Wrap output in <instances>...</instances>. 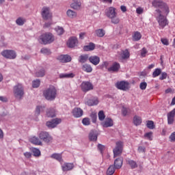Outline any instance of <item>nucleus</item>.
Here are the masks:
<instances>
[{
    "label": "nucleus",
    "instance_id": "obj_25",
    "mask_svg": "<svg viewBox=\"0 0 175 175\" xmlns=\"http://www.w3.org/2000/svg\"><path fill=\"white\" fill-rule=\"evenodd\" d=\"M81 69L86 73H91L93 70L92 66L89 64H85L82 65Z\"/></svg>",
    "mask_w": 175,
    "mask_h": 175
},
{
    "label": "nucleus",
    "instance_id": "obj_2",
    "mask_svg": "<svg viewBox=\"0 0 175 175\" xmlns=\"http://www.w3.org/2000/svg\"><path fill=\"white\" fill-rule=\"evenodd\" d=\"M43 95L46 100H54L57 98V88L51 85L44 90Z\"/></svg>",
    "mask_w": 175,
    "mask_h": 175
},
{
    "label": "nucleus",
    "instance_id": "obj_21",
    "mask_svg": "<svg viewBox=\"0 0 175 175\" xmlns=\"http://www.w3.org/2000/svg\"><path fill=\"white\" fill-rule=\"evenodd\" d=\"M126 165H128V166H129L130 168H131L133 170L137 169L138 165H137V163L135 160H133L131 159H127L126 160Z\"/></svg>",
    "mask_w": 175,
    "mask_h": 175
},
{
    "label": "nucleus",
    "instance_id": "obj_40",
    "mask_svg": "<svg viewBox=\"0 0 175 175\" xmlns=\"http://www.w3.org/2000/svg\"><path fill=\"white\" fill-rule=\"evenodd\" d=\"M120 55L122 59H128V58H129L130 56L129 51H128L127 49L122 51Z\"/></svg>",
    "mask_w": 175,
    "mask_h": 175
},
{
    "label": "nucleus",
    "instance_id": "obj_45",
    "mask_svg": "<svg viewBox=\"0 0 175 175\" xmlns=\"http://www.w3.org/2000/svg\"><path fill=\"white\" fill-rule=\"evenodd\" d=\"M109 18L112 24H118L120 23V18L117 17V16H113Z\"/></svg>",
    "mask_w": 175,
    "mask_h": 175
},
{
    "label": "nucleus",
    "instance_id": "obj_1",
    "mask_svg": "<svg viewBox=\"0 0 175 175\" xmlns=\"http://www.w3.org/2000/svg\"><path fill=\"white\" fill-rule=\"evenodd\" d=\"M152 5L154 8L157 9L156 12L157 14H158V10L161 12V14H169V7L166 3H163V1L161 0H154L152 2Z\"/></svg>",
    "mask_w": 175,
    "mask_h": 175
},
{
    "label": "nucleus",
    "instance_id": "obj_9",
    "mask_svg": "<svg viewBox=\"0 0 175 175\" xmlns=\"http://www.w3.org/2000/svg\"><path fill=\"white\" fill-rule=\"evenodd\" d=\"M81 89L83 92H88V91L94 90V85L90 81H83L81 84Z\"/></svg>",
    "mask_w": 175,
    "mask_h": 175
},
{
    "label": "nucleus",
    "instance_id": "obj_13",
    "mask_svg": "<svg viewBox=\"0 0 175 175\" xmlns=\"http://www.w3.org/2000/svg\"><path fill=\"white\" fill-rule=\"evenodd\" d=\"M72 114L75 118H80V117H83L84 111H83L80 107H75L72 109Z\"/></svg>",
    "mask_w": 175,
    "mask_h": 175
},
{
    "label": "nucleus",
    "instance_id": "obj_27",
    "mask_svg": "<svg viewBox=\"0 0 175 175\" xmlns=\"http://www.w3.org/2000/svg\"><path fill=\"white\" fill-rule=\"evenodd\" d=\"M98 103L99 100H98V98L90 99L86 102V105H88V106H96Z\"/></svg>",
    "mask_w": 175,
    "mask_h": 175
},
{
    "label": "nucleus",
    "instance_id": "obj_60",
    "mask_svg": "<svg viewBox=\"0 0 175 175\" xmlns=\"http://www.w3.org/2000/svg\"><path fill=\"white\" fill-rule=\"evenodd\" d=\"M137 151L138 152H146V148L143 146H139Z\"/></svg>",
    "mask_w": 175,
    "mask_h": 175
},
{
    "label": "nucleus",
    "instance_id": "obj_43",
    "mask_svg": "<svg viewBox=\"0 0 175 175\" xmlns=\"http://www.w3.org/2000/svg\"><path fill=\"white\" fill-rule=\"evenodd\" d=\"M161 73L162 70H161V68H156L152 73V77H158V76H159V75H161Z\"/></svg>",
    "mask_w": 175,
    "mask_h": 175
},
{
    "label": "nucleus",
    "instance_id": "obj_50",
    "mask_svg": "<svg viewBox=\"0 0 175 175\" xmlns=\"http://www.w3.org/2000/svg\"><path fill=\"white\" fill-rule=\"evenodd\" d=\"M144 137L148 139V140H152V132H149V133H145Z\"/></svg>",
    "mask_w": 175,
    "mask_h": 175
},
{
    "label": "nucleus",
    "instance_id": "obj_64",
    "mask_svg": "<svg viewBox=\"0 0 175 175\" xmlns=\"http://www.w3.org/2000/svg\"><path fill=\"white\" fill-rule=\"evenodd\" d=\"M0 100L1 102H8V98L5 96H0Z\"/></svg>",
    "mask_w": 175,
    "mask_h": 175
},
{
    "label": "nucleus",
    "instance_id": "obj_59",
    "mask_svg": "<svg viewBox=\"0 0 175 175\" xmlns=\"http://www.w3.org/2000/svg\"><path fill=\"white\" fill-rule=\"evenodd\" d=\"M161 42L163 44H165V46H169V41L166 38H161Z\"/></svg>",
    "mask_w": 175,
    "mask_h": 175
},
{
    "label": "nucleus",
    "instance_id": "obj_38",
    "mask_svg": "<svg viewBox=\"0 0 175 175\" xmlns=\"http://www.w3.org/2000/svg\"><path fill=\"white\" fill-rule=\"evenodd\" d=\"M44 109H46L45 106H37L36 109L35 115L39 116L40 113H42V111H44Z\"/></svg>",
    "mask_w": 175,
    "mask_h": 175
},
{
    "label": "nucleus",
    "instance_id": "obj_12",
    "mask_svg": "<svg viewBox=\"0 0 175 175\" xmlns=\"http://www.w3.org/2000/svg\"><path fill=\"white\" fill-rule=\"evenodd\" d=\"M62 121V120L60 118L52 119L51 120L46 122V126L51 129L55 128L57 125L61 124Z\"/></svg>",
    "mask_w": 175,
    "mask_h": 175
},
{
    "label": "nucleus",
    "instance_id": "obj_18",
    "mask_svg": "<svg viewBox=\"0 0 175 175\" xmlns=\"http://www.w3.org/2000/svg\"><path fill=\"white\" fill-rule=\"evenodd\" d=\"M57 59H59L60 62L65 64L66 62H70V61H72V57L68 55H61L57 57Z\"/></svg>",
    "mask_w": 175,
    "mask_h": 175
},
{
    "label": "nucleus",
    "instance_id": "obj_62",
    "mask_svg": "<svg viewBox=\"0 0 175 175\" xmlns=\"http://www.w3.org/2000/svg\"><path fill=\"white\" fill-rule=\"evenodd\" d=\"M170 142H175V132L172 133L170 136Z\"/></svg>",
    "mask_w": 175,
    "mask_h": 175
},
{
    "label": "nucleus",
    "instance_id": "obj_48",
    "mask_svg": "<svg viewBox=\"0 0 175 175\" xmlns=\"http://www.w3.org/2000/svg\"><path fill=\"white\" fill-rule=\"evenodd\" d=\"M146 126L149 129H154V128H155V126H154V122L151 121V120H148L146 123Z\"/></svg>",
    "mask_w": 175,
    "mask_h": 175
},
{
    "label": "nucleus",
    "instance_id": "obj_49",
    "mask_svg": "<svg viewBox=\"0 0 175 175\" xmlns=\"http://www.w3.org/2000/svg\"><path fill=\"white\" fill-rule=\"evenodd\" d=\"M40 51L42 54H46V55L51 54V52H50V50L47 48H42Z\"/></svg>",
    "mask_w": 175,
    "mask_h": 175
},
{
    "label": "nucleus",
    "instance_id": "obj_44",
    "mask_svg": "<svg viewBox=\"0 0 175 175\" xmlns=\"http://www.w3.org/2000/svg\"><path fill=\"white\" fill-rule=\"evenodd\" d=\"M33 154V157H40L41 153H40V150L36 148H33L31 150Z\"/></svg>",
    "mask_w": 175,
    "mask_h": 175
},
{
    "label": "nucleus",
    "instance_id": "obj_19",
    "mask_svg": "<svg viewBox=\"0 0 175 175\" xmlns=\"http://www.w3.org/2000/svg\"><path fill=\"white\" fill-rule=\"evenodd\" d=\"M70 8L75 10H80L81 9V1L80 0H75L70 4Z\"/></svg>",
    "mask_w": 175,
    "mask_h": 175
},
{
    "label": "nucleus",
    "instance_id": "obj_42",
    "mask_svg": "<svg viewBox=\"0 0 175 175\" xmlns=\"http://www.w3.org/2000/svg\"><path fill=\"white\" fill-rule=\"evenodd\" d=\"M133 122L134 125H136L137 126V125H140V124H142V118L139 116H135L133 118Z\"/></svg>",
    "mask_w": 175,
    "mask_h": 175
},
{
    "label": "nucleus",
    "instance_id": "obj_46",
    "mask_svg": "<svg viewBox=\"0 0 175 175\" xmlns=\"http://www.w3.org/2000/svg\"><path fill=\"white\" fill-rule=\"evenodd\" d=\"M40 85V80L36 79L33 81L32 82V87L33 88H38Z\"/></svg>",
    "mask_w": 175,
    "mask_h": 175
},
{
    "label": "nucleus",
    "instance_id": "obj_8",
    "mask_svg": "<svg viewBox=\"0 0 175 175\" xmlns=\"http://www.w3.org/2000/svg\"><path fill=\"white\" fill-rule=\"evenodd\" d=\"M1 55L8 59H15L17 57V53L13 50H5L1 52Z\"/></svg>",
    "mask_w": 175,
    "mask_h": 175
},
{
    "label": "nucleus",
    "instance_id": "obj_57",
    "mask_svg": "<svg viewBox=\"0 0 175 175\" xmlns=\"http://www.w3.org/2000/svg\"><path fill=\"white\" fill-rule=\"evenodd\" d=\"M90 117L92 120V122H96V113H91Z\"/></svg>",
    "mask_w": 175,
    "mask_h": 175
},
{
    "label": "nucleus",
    "instance_id": "obj_6",
    "mask_svg": "<svg viewBox=\"0 0 175 175\" xmlns=\"http://www.w3.org/2000/svg\"><path fill=\"white\" fill-rule=\"evenodd\" d=\"M39 139L44 143H51L53 137L46 131H40L38 133Z\"/></svg>",
    "mask_w": 175,
    "mask_h": 175
},
{
    "label": "nucleus",
    "instance_id": "obj_30",
    "mask_svg": "<svg viewBox=\"0 0 175 175\" xmlns=\"http://www.w3.org/2000/svg\"><path fill=\"white\" fill-rule=\"evenodd\" d=\"M89 139L91 142H96L98 140V133L96 131H92L89 134Z\"/></svg>",
    "mask_w": 175,
    "mask_h": 175
},
{
    "label": "nucleus",
    "instance_id": "obj_16",
    "mask_svg": "<svg viewBox=\"0 0 175 175\" xmlns=\"http://www.w3.org/2000/svg\"><path fill=\"white\" fill-rule=\"evenodd\" d=\"M75 167V165L72 163H64L62 165L63 172H69Z\"/></svg>",
    "mask_w": 175,
    "mask_h": 175
},
{
    "label": "nucleus",
    "instance_id": "obj_23",
    "mask_svg": "<svg viewBox=\"0 0 175 175\" xmlns=\"http://www.w3.org/2000/svg\"><path fill=\"white\" fill-rule=\"evenodd\" d=\"M124 162V159L122 157L117 158L114 161V167L115 169H121L122 167V163Z\"/></svg>",
    "mask_w": 175,
    "mask_h": 175
},
{
    "label": "nucleus",
    "instance_id": "obj_56",
    "mask_svg": "<svg viewBox=\"0 0 175 175\" xmlns=\"http://www.w3.org/2000/svg\"><path fill=\"white\" fill-rule=\"evenodd\" d=\"M167 116L174 118V116H175V108L172 111H171L170 113H167Z\"/></svg>",
    "mask_w": 175,
    "mask_h": 175
},
{
    "label": "nucleus",
    "instance_id": "obj_7",
    "mask_svg": "<svg viewBox=\"0 0 175 175\" xmlns=\"http://www.w3.org/2000/svg\"><path fill=\"white\" fill-rule=\"evenodd\" d=\"M41 16L43 20H50L53 17L50 7L44 6L41 10Z\"/></svg>",
    "mask_w": 175,
    "mask_h": 175
},
{
    "label": "nucleus",
    "instance_id": "obj_4",
    "mask_svg": "<svg viewBox=\"0 0 175 175\" xmlns=\"http://www.w3.org/2000/svg\"><path fill=\"white\" fill-rule=\"evenodd\" d=\"M13 93L15 98L21 99L24 96V85L21 83H17L13 88Z\"/></svg>",
    "mask_w": 175,
    "mask_h": 175
},
{
    "label": "nucleus",
    "instance_id": "obj_28",
    "mask_svg": "<svg viewBox=\"0 0 175 175\" xmlns=\"http://www.w3.org/2000/svg\"><path fill=\"white\" fill-rule=\"evenodd\" d=\"M46 75V70L44 68H40L36 72V77H44Z\"/></svg>",
    "mask_w": 175,
    "mask_h": 175
},
{
    "label": "nucleus",
    "instance_id": "obj_10",
    "mask_svg": "<svg viewBox=\"0 0 175 175\" xmlns=\"http://www.w3.org/2000/svg\"><path fill=\"white\" fill-rule=\"evenodd\" d=\"M116 87L118 90L126 91V90H129V83L125 81H118L116 83Z\"/></svg>",
    "mask_w": 175,
    "mask_h": 175
},
{
    "label": "nucleus",
    "instance_id": "obj_31",
    "mask_svg": "<svg viewBox=\"0 0 175 175\" xmlns=\"http://www.w3.org/2000/svg\"><path fill=\"white\" fill-rule=\"evenodd\" d=\"M27 23V19L24 17H18L16 20V25H19V27H23Z\"/></svg>",
    "mask_w": 175,
    "mask_h": 175
},
{
    "label": "nucleus",
    "instance_id": "obj_63",
    "mask_svg": "<svg viewBox=\"0 0 175 175\" xmlns=\"http://www.w3.org/2000/svg\"><path fill=\"white\" fill-rule=\"evenodd\" d=\"M24 155H25V158H27V159H29V158H31V157H32V154L29 152H25Z\"/></svg>",
    "mask_w": 175,
    "mask_h": 175
},
{
    "label": "nucleus",
    "instance_id": "obj_53",
    "mask_svg": "<svg viewBox=\"0 0 175 175\" xmlns=\"http://www.w3.org/2000/svg\"><path fill=\"white\" fill-rule=\"evenodd\" d=\"M147 53H148V51H147V49L146 48H143L142 50H141V57H146V54H147Z\"/></svg>",
    "mask_w": 175,
    "mask_h": 175
},
{
    "label": "nucleus",
    "instance_id": "obj_52",
    "mask_svg": "<svg viewBox=\"0 0 175 175\" xmlns=\"http://www.w3.org/2000/svg\"><path fill=\"white\" fill-rule=\"evenodd\" d=\"M140 90H144L147 88V83L146 82H142L139 85Z\"/></svg>",
    "mask_w": 175,
    "mask_h": 175
},
{
    "label": "nucleus",
    "instance_id": "obj_26",
    "mask_svg": "<svg viewBox=\"0 0 175 175\" xmlns=\"http://www.w3.org/2000/svg\"><path fill=\"white\" fill-rule=\"evenodd\" d=\"M94 33L97 38H103L106 35V31L103 29H97L95 30Z\"/></svg>",
    "mask_w": 175,
    "mask_h": 175
},
{
    "label": "nucleus",
    "instance_id": "obj_35",
    "mask_svg": "<svg viewBox=\"0 0 175 175\" xmlns=\"http://www.w3.org/2000/svg\"><path fill=\"white\" fill-rule=\"evenodd\" d=\"M60 79H73L75 77V74L70 73H64L59 75Z\"/></svg>",
    "mask_w": 175,
    "mask_h": 175
},
{
    "label": "nucleus",
    "instance_id": "obj_34",
    "mask_svg": "<svg viewBox=\"0 0 175 175\" xmlns=\"http://www.w3.org/2000/svg\"><path fill=\"white\" fill-rule=\"evenodd\" d=\"M84 51H92L95 50V44L90 42L88 45L83 46Z\"/></svg>",
    "mask_w": 175,
    "mask_h": 175
},
{
    "label": "nucleus",
    "instance_id": "obj_33",
    "mask_svg": "<svg viewBox=\"0 0 175 175\" xmlns=\"http://www.w3.org/2000/svg\"><path fill=\"white\" fill-rule=\"evenodd\" d=\"M46 117H49L51 118L55 117V109L51 108V109H47Z\"/></svg>",
    "mask_w": 175,
    "mask_h": 175
},
{
    "label": "nucleus",
    "instance_id": "obj_14",
    "mask_svg": "<svg viewBox=\"0 0 175 175\" xmlns=\"http://www.w3.org/2000/svg\"><path fill=\"white\" fill-rule=\"evenodd\" d=\"M79 44V40L76 37H70L67 42V46L70 49H73V47H76Z\"/></svg>",
    "mask_w": 175,
    "mask_h": 175
},
{
    "label": "nucleus",
    "instance_id": "obj_20",
    "mask_svg": "<svg viewBox=\"0 0 175 175\" xmlns=\"http://www.w3.org/2000/svg\"><path fill=\"white\" fill-rule=\"evenodd\" d=\"M89 62L93 65H99V62H100V58L97 55L90 56L89 57Z\"/></svg>",
    "mask_w": 175,
    "mask_h": 175
},
{
    "label": "nucleus",
    "instance_id": "obj_54",
    "mask_svg": "<svg viewBox=\"0 0 175 175\" xmlns=\"http://www.w3.org/2000/svg\"><path fill=\"white\" fill-rule=\"evenodd\" d=\"M174 122V118H172L170 116H167V124L169 125H172Z\"/></svg>",
    "mask_w": 175,
    "mask_h": 175
},
{
    "label": "nucleus",
    "instance_id": "obj_51",
    "mask_svg": "<svg viewBox=\"0 0 175 175\" xmlns=\"http://www.w3.org/2000/svg\"><path fill=\"white\" fill-rule=\"evenodd\" d=\"M82 124L83 125H90V118H85L82 120Z\"/></svg>",
    "mask_w": 175,
    "mask_h": 175
},
{
    "label": "nucleus",
    "instance_id": "obj_47",
    "mask_svg": "<svg viewBox=\"0 0 175 175\" xmlns=\"http://www.w3.org/2000/svg\"><path fill=\"white\" fill-rule=\"evenodd\" d=\"M105 118H106V116L105 115V112H103V111H100L98 112V120L100 121H103V120H105Z\"/></svg>",
    "mask_w": 175,
    "mask_h": 175
},
{
    "label": "nucleus",
    "instance_id": "obj_3",
    "mask_svg": "<svg viewBox=\"0 0 175 175\" xmlns=\"http://www.w3.org/2000/svg\"><path fill=\"white\" fill-rule=\"evenodd\" d=\"M40 40H41L42 44H50L55 40V37L53 33L47 32L40 36Z\"/></svg>",
    "mask_w": 175,
    "mask_h": 175
},
{
    "label": "nucleus",
    "instance_id": "obj_29",
    "mask_svg": "<svg viewBox=\"0 0 175 175\" xmlns=\"http://www.w3.org/2000/svg\"><path fill=\"white\" fill-rule=\"evenodd\" d=\"M90 61V57L88 54L81 55L79 56L78 61L80 64H85L87 61Z\"/></svg>",
    "mask_w": 175,
    "mask_h": 175
},
{
    "label": "nucleus",
    "instance_id": "obj_15",
    "mask_svg": "<svg viewBox=\"0 0 175 175\" xmlns=\"http://www.w3.org/2000/svg\"><path fill=\"white\" fill-rule=\"evenodd\" d=\"M116 8L114 7H109L106 10V16L108 18H111L114 16H117V12H116Z\"/></svg>",
    "mask_w": 175,
    "mask_h": 175
},
{
    "label": "nucleus",
    "instance_id": "obj_22",
    "mask_svg": "<svg viewBox=\"0 0 175 175\" xmlns=\"http://www.w3.org/2000/svg\"><path fill=\"white\" fill-rule=\"evenodd\" d=\"M113 120L110 118H107L102 123L103 128H110V126H113Z\"/></svg>",
    "mask_w": 175,
    "mask_h": 175
},
{
    "label": "nucleus",
    "instance_id": "obj_17",
    "mask_svg": "<svg viewBox=\"0 0 175 175\" xmlns=\"http://www.w3.org/2000/svg\"><path fill=\"white\" fill-rule=\"evenodd\" d=\"M29 142L35 146H43V143L42 142V141L39 139V137L36 136H33L30 137Z\"/></svg>",
    "mask_w": 175,
    "mask_h": 175
},
{
    "label": "nucleus",
    "instance_id": "obj_11",
    "mask_svg": "<svg viewBox=\"0 0 175 175\" xmlns=\"http://www.w3.org/2000/svg\"><path fill=\"white\" fill-rule=\"evenodd\" d=\"M122 142H116V146L113 149V157L114 158H116V157H118L121 155L122 153Z\"/></svg>",
    "mask_w": 175,
    "mask_h": 175
},
{
    "label": "nucleus",
    "instance_id": "obj_39",
    "mask_svg": "<svg viewBox=\"0 0 175 175\" xmlns=\"http://www.w3.org/2000/svg\"><path fill=\"white\" fill-rule=\"evenodd\" d=\"M116 172V167L113 165H110L107 170V175H113Z\"/></svg>",
    "mask_w": 175,
    "mask_h": 175
},
{
    "label": "nucleus",
    "instance_id": "obj_41",
    "mask_svg": "<svg viewBox=\"0 0 175 175\" xmlns=\"http://www.w3.org/2000/svg\"><path fill=\"white\" fill-rule=\"evenodd\" d=\"M55 30L59 36L64 35V33L65 32L64 27H61L59 26L55 27Z\"/></svg>",
    "mask_w": 175,
    "mask_h": 175
},
{
    "label": "nucleus",
    "instance_id": "obj_58",
    "mask_svg": "<svg viewBox=\"0 0 175 175\" xmlns=\"http://www.w3.org/2000/svg\"><path fill=\"white\" fill-rule=\"evenodd\" d=\"M167 77V73L162 72L161 76L159 77V80H165Z\"/></svg>",
    "mask_w": 175,
    "mask_h": 175
},
{
    "label": "nucleus",
    "instance_id": "obj_61",
    "mask_svg": "<svg viewBox=\"0 0 175 175\" xmlns=\"http://www.w3.org/2000/svg\"><path fill=\"white\" fill-rule=\"evenodd\" d=\"M98 148L99 151H100V152H103V150H105V146H103L100 144H98Z\"/></svg>",
    "mask_w": 175,
    "mask_h": 175
},
{
    "label": "nucleus",
    "instance_id": "obj_36",
    "mask_svg": "<svg viewBox=\"0 0 175 175\" xmlns=\"http://www.w3.org/2000/svg\"><path fill=\"white\" fill-rule=\"evenodd\" d=\"M142 39V33L139 31H135L133 35V40L134 42H139Z\"/></svg>",
    "mask_w": 175,
    "mask_h": 175
},
{
    "label": "nucleus",
    "instance_id": "obj_32",
    "mask_svg": "<svg viewBox=\"0 0 175 175\" xmlns=\"http://www.w3.org/2000/svg\"><path fill=\"white\" fill-rule=\"evenodd\" d=\"M67 16L69 17V18H76L77 17V12L72 10H68L66 12Z\"/></svg>",
    "mask_w": 175,
    "mask_h": 175
},
{
    "label": "nucleus",
    "instance_id": "obj_55",
    "mask_svg": "<svg viewBox=\"0 0 175 175\" xmlns=\"http://www.w3.org/2000/svg\"><path fill=\"white\" fill-rule=\"evenodd\" d=\"M143 12H144V9L142 7H139L136 9V13L137 14H142Z\"/></svg>",
    "mask_w": 175,
    "mask_h": 175
},
{
    "label": "nucleus",
    "instance_id": "obj_37",
    "mask_svg": "<svg viewBox=\"0 0 175 175\" xmlns=\"http://www.w3.org/2000/svg\"><path fill=\"white\" fill-rule=\"evenodd\" d=\"M53 159H56L59 162H62V154L58 153H54L51 156Z\"/></svg>",
    "mask_w": 175,
    "mask_h": 175
},
{
    "label": "nucleus",
    "instance_id": "obj_5",
    "mask_svg": "<svg viewBox=\"0 0 175 175\" xmlns=\"http://www.w3.org/2000/svg\"><path fill=\"white\" fill-rule=\"evenodd\" d=\"M163 14H161V11L158 10L157 21L159 23V28L161 29H163V28H165L166 25H168L169 24L167 18H166V16H163Z\"/></svg>",
    "mask_w": 175,
    "mask_h": 175
},
{
    "label": "nucleus",
    "instance_id": "obj_24",
    "mask_svg": "<svg viewBox=\"0 0 175 175\" xmlns=\"http://www.w3.org/2000/svg\"><path fill=\"white\" fill-rule=\"evenodd\" d=\"M121 66L120 63L114 62L111 67L107 68L108 72H118Z\"/></svg>",
    "mask_w": 175,
    "mask_h": 175
}]
</instances>
